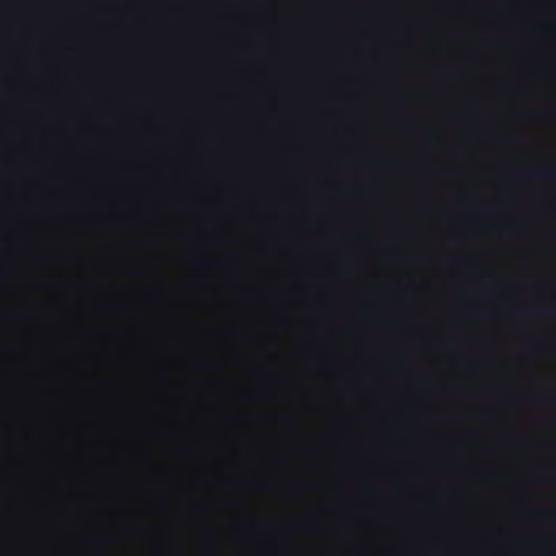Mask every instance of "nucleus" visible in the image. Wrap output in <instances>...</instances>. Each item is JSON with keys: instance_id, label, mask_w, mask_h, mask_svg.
Returning <instances> with one entry per match:
<instances>
[{"instance_id": "f257e3e1", "label": "nucleus", "mask_w": 556, "mask_h": 556, "mask_svg": "<svg viewBox=\"0 0 556 556\" xmlns=\"http://www.w3.org/2000/svg\"><path fill=\"white\" fill-rule=\"evenodd\" d=\"M522 176H525L527 178L552 180L555 178L556 173L553 169H539V170L523 172Z\"/></svg>"}]
</instances>
